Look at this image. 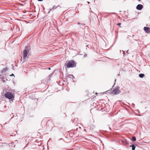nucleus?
I'll return each instance as SVG.
<instances>
[{"label":"nucleus","instance_id":"1","mask_svg":"<svg viewBox=\"0 0 150 150\" xmlns=\"http://www.w3.org/2000/svg\"><path fill=\"white\" fill-rule=\"evenodd\" d=\"M66 67L67 68H72L76 66V63L74 60H71L68 61L67 63L65 64Z\"/></svg>","mask_w":150,"mask_h":150},{"label":"nucleus","instance_id":"2","mask_svg":"<svg viewBox=\"0 0 150 150\" xmlns=\"http://www.w3.org/2000/svg\"><path fill=\"white\" fill-rule=\"evenodd\" d=\"M4 96L6 98L9 99H11L14 97L12 93L9 92H6Z\"/></svg>","mask_w":150,"mask_h":150},{"label":"nucleus","instance_id":"3","mask_svg":"<svg viewBox=\"0 0 150 150\" xmlns=\"http://www.w3.org/2000/svg\"><path fill=\"white\" fill-rule=\"evenodd\" d=\"M120 88L119 87L117 86L115 87V89H114L112 91V93L114 95L119 94L120 93Z\"/></svg>","mask_w":150,"mask_h":150},{"label":"nucleus","instance_id":"4","mask_svg":"<svg viewBox=\"0 0 150 150\" xmlns=\"http://www.w3.org/2000/svg\"><path fill=\"white\" fill-rule=\"evenodd\" d=\"M28 55V51L27 49V47L24 49L23 52V56L24 59H25Z\"/></svg>","mask_w":150,"mask_h":150},{"label":"nucleus","instance_id":"5","mask_svg":"<svg viewBox=\"0 0 150 150\" xmlns=\"http://www.w3.org/2000/svg\"><path fill=\"white\" fill-rule=\"evenodd\" d=\"M143 7V6L142 5L139 4L137 6L136 8L138 10H140Z\"/></svg>","mask_w":150,"mask_h":150},{"label":"nucleus","instance_id":"6","mask_svg":"<svg viewBox=\"0 0 150 150\" xmlns=\"http://www.w3.org/2000/svg\"><path fill=\"white\" fill-rule=\"evenodd\" d=\"M149 28L147 27H145L144 28V30L147 33H149L150 30H149Z\"/></svg>","mask_w":150,"mask_h":150},{"label":"nucleus","instance_id":"7","mask_svg":"<svg viewBox=\"0 0 150 150\" xmlns=\"http://www.w3.org/2000/svg\"><path fill=\"white\" fill-rule=\"evenodd\" d=\"M8 69V68L7 67L5 68H4L2 70H1V72L2 73H5L6 71H7Z\"/></svg>","mask_w":150,"mask_h":150},{"label":"nucleus","instance_id":"8","mask_svg":"<svg viewBox=\"0 0 150 150\" xmlns=\"http://www.w3.org/2000/svg\"><path fill=\"white\" fill-rule=\"evenodd\" d=\"M139 76L141 78H143L144 76V75L143 74H139Z\"/></svg>","mask_w":150,"mask_h":150},{"label":"nucleus","instance_id":"9","mask_svg":"<svg viewBox=\"0 0 150 150\" xmlns=\"http://www.w3.org/2000/svg\"><path fill=\"white\" fill-rule=\"evenodd\" d=\"M130 147H132V150H135L136 146L134 145H132L130 146Z\"/></svg>","mask_w":150,"mask_h":150},{"label":"nucleus","instance_id":"10","mask_svg":"<svg viewBox=\"0 0 150 150\" xmlns=\"http://www.w3.org/2000/svg\"><path fill=\"white\" fill-rule=\"evenodd\" d=\"M136 138L134 136H133L132 137L131 140L132 141H135L136 140Z\"/></svg>","mask_w":150,"mask_h":150},{"label":"nucleus","instance_id":"11","mask_svg":"<svg viewBox=\"0 0 150 150\" xmlns=\"http://www.w3.org/2000/svg\"><path fill=\"white\" fill-rule=\"evenodd\" d=\"M57 6L56 7V6H53V8H52V9H49V10H50V11L48 13H49L50 12V11H52V9H55V8H56L58 6Z\"/></svg>","mask_w":150,"mask_h":150},{"label":"nucleus","instance_id":"12","mask_svg":"<svg viewBox=\"0 0 150 150\" xmlns=\"http://www.w3.org/2000/svg\"><path fill=\"white\" fill-rule=\"evenodd\" d=\"M69 77L70 78H71L72 80L74 78V76L73 75H69Z\"/></svg>","mask_w":150,"mask_h":150},{"label":"nucleus","instance_id":"13","mask_svg":"<svg viewBox=\"0 0 150 150\" xmlns=\"http://www.w3.org/2000/svg\"><path fill=\"white\" fill-rule=\"evenodd\" d=\"M121 25V23H118L117 24V25H119L120 27H121V26H120V25Z\"/></svg>","mask_w":150,"mask_h":150},{"label":"nucleus","instance_id":"14","mask_svg":"<svg viewBox=\"0 0 150 150\" xmlns=\"http://www.w3.org/2000/svg\"><path fill=\"white\" fill-rule=\"evenodd\" d=\"M132 105H133V108H134V106H135V104H134V103H132Z\"/></svg>","mask_w":150,"mask_h":150},{"label":"nucleus","instance_id":"15","mask_svg":"<svg viewBox=\"0 0 150 150\" xmlns=\"http://www.w3.org/2000/svg\"><path fill=\"white\" fill-rule=\"evenodd\" d=\"M81 26H83L85 25V24H83V23H81Z\"/></svg>","mask_w":150,"mask_h":150},{"label":"nucleus","instance_id":"16","mask_svg":"<svg viewBox=\"0 0 150 150\" xmlns=\"http://www.w3.org/2000/svg\"><path fill=\"white\" fill-rule=\"evenodd\" d=\"M10 76H14V75L13 74H11Z\"/></svg>","mask_w":150,"mask_h":150},{"label":"nucleus","instance_id":"17","mask_svg":"<svg viewBox=\"0 0 150 150\" xmlns=\"http://www.w3.org/2000/svg\"><path fill=\"white\" fill-rule=\"evenodd\" d=\"M111 14H116V13L113 12V13H111Z\"/></svg>","mask_w":150,"mask_h":150},{"label":"nucleus","instance_id":"18","mask_svg":"<svg viewBox=\"0 0 150 150\" xmlns=\"http://www.w3.org/2000/svg\"><path fill=\"white\" fill-rule=\"evenodd\" d=\"M3 76H2V75H0V78H2V79H3Z\"/></svg>","mask_w":150,"mask_h":150},{"label":"nucleus","instance_id":"19","mask_svg":"<svg viewBox=\"0 0 150 150\" xmlns=\"http://www.w3.org/2000/svg\"><path fill=\"white\" fill-rule=\"evenodd\" d=\"M79 25H81V23H80L79 22H78L77 23Z\"/></svg>","mask_w":150,"mask_h":150},{"label":"nucleus","instance_id":"20","mask_svg":"<svg viewBox=\"0 0 150 150\" xmlns=\"http://www.w3.org/2000/svg\"><path fill=\"white\" fill-rule=\"evenodd\" d=\"M122 52H123V55H124L125 54V52L124 51H122Z\"/></svg>","mask_w":150,"mask_h":150},{"label":"nucleus","instance_id":"21","mask_svg":"<svg viewBox=\"0 0 150 150\" xmlns=\"http://www.w3.org/2000/svg\"><path fill=\"white\" fill-rule=\"evenodd\" d=\"M51 75H50L49 76V77H51Z\"/></svg>","mask_w":150,"mask_h":150},{"label":"nucleus","instance_id":"22","mask_svg":"<svg viewBox=\"0 0 150 150\" xmlns=\"http://www.w3.org/2000/svg\"><path fill=\"white\" fill-rule=\"evenodd\" d=\"M86 56V54H85V55H84V57H85V56Z\"/></svg>","mask_w":150,"mask_h":150},{"label":"nucleus","instance_id":"23","mask_svg":"<svg viewBox=\"0 0 150 150\" xmlns=\"http://www.w3.org/2000/svg\"><path fill=\"white\" fill-rule=\"evenodd\" d=\"M62 139V138H60L59 139V140H61Z\"/></svg>","mask_w":150,"mask_h":150},{"label":"nucleus","instance_id":"24","mask_svg":"<svg viewBox=\"0 0 150 150\" xmlns=\"http://www.w3.org/2000/svg\"><path fill=\"white\" fill-rule=\"evenodd\" d=\"M116 79H115V83L116 82Z\"/></svg>","mask_w":150,"mask_h":150},{"label":"nucleus","instance_id":"25","mask_svg":"<svg viewBox=\"0 0 150 150\" xmlns=\"http://www.w3.org/2000/svg\"><path fill=\"white\" fill-rule=\"evenodd\" d=\"M88 4H89L90 3L89 2H88Z\"/></svg>","mask_w":150,"mask_h":150},{"label":"nucleus","instance_id":"26","mask_svg":"<svg viewBox=\"0 0 150 150\" xmlns=\"http://www.w3.org/2000/svg\"><path fill=\"white\" fill-rule=\"evenodd\" d=\"M48 69H50V68H49Z\"/></svg>","mask_w":150,"mask_h":150},{"label":"nucleus","instance_id":"27","mask_svg":"<svg viewBox=\"0 0 150 150\" xmlns=\"http://www.w3.org/2000/svg\"><path fill=\"white\" fill-rule=\"evenodd\" d=\"M128 104H129V105L130 104H129V103H128Z\"/></svg>","mask_w":150,"mask_h":150}]
</instances>
